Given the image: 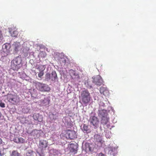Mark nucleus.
Segmentation results:
<instances>
[{"label": "nucleus", "mask_w": 156, "mask_h": 156, "mask_svg": "<svg viewBox=\"0 0 156 156\" xmlns=\"http://www.w3.org/2000/svg\"><path fill=\"white\" fill-rule=\"evenodd\" d=\"M112 150H113V149H112ZM112 150H111V151H112Z\"/></svg>", "instance_id": "nucleus-42"}, {"label": "nucleus", "mask_w": 156, "mask_h": 156, "mask_svg": "<svg viewBox=\"0 0 156 156\" xmlns=\"http://www.w3.org/2000/svg\"><path fill=\"white\" fill-rule=\"evenodd\" d=\"M9 32L11 34V36L13 37H16L18 34L17 29L13 26H12L9 28Z\"/></svg>", "instance_id": "nucleus-6"}, {"label": "nucleus", "mask_w": 156, "mask_h": 156, "mask_svg": "<svg viewBox=\"0 0 156 156\" xmlns=\"http://www.w3.org/2000/svg\"><path fill=\"white\" fill-rule=\"evenodd\" d=\"M33 154V151L32 150H28L26 152V155L27 156H32Z\"/></svg>", "instance_id": "nucleus-26"}, {"label": "nucleus", "mask_w": 156, "mask_h": 156, "mask_svg": "<svg viewBox=\"0 0 156 156\" xmlns=\"http://www.w3.org/2000/svg\"><path fill=\"white\" fill-rule=\"evenodd\" d=\"M93 81V83L98 86L101 85L103 82L102 78L100 76H97L94 77Z\"/></svg>", "instance_id": "nucleus-9"}, {"label": "nucleus", "mask_w": 156, "mask_h": 156, "mask_svg": "<svg viewBox=\"0 0 156 156\" xmlns=\"http://www.w3.org/2000/svg\"><path fill=\"white\" fill-rule=\"evenodd\" d=\"M100 91L101 94L104 95H108L109 93V91L107 88L105 87H101L100 88Z\"/></svg>", "instance_id": "nucleus-18"}, {"label": "nucleus", "mask_w": 156, "mask_h": 156, "mask_svg": "<svg viewBox=\"0 0 156 156\" xmlns=\"http://www.w3.org/2000/svg\"><path fill=\"white\" fill-rule=\"evenodd\" d=\"M98 156H105V155L102 153H100L98 154Z\"/></svg>", "instance_id": "nucleus-37"}, {"label": "nucleus", "mask_w": 156, "mask_h": 156, "mask_svg": "<svg viewBox=\"0 0 156 156\" xmlns=\"http://www.w3.org/2000/svg\"><path fill=\"white\" fill-rule=\"evenodd\" d=\"M81 129L84 133L87 134L90 133L91 131L89 126L86 124H83V127H81Z\"/></svg>", "instance_id": "nucleus-15"}, {"label": "nucleus", "mask_w": 156, "mask_h": 156, "mask_svg": "<svg viewBox=\"0 0 156 156\" xmlns=\"http://www.w3.org/2000/svg\"><path fill=\"white\" fill-rule=\"evenodd\" d=\"M45 78L47 80H51V74L49 73H46L45 75Z\"/></svg>", "instance_id": "nucleus-30"}, {"label": "nucleus", "mask_w": 156, "mask_h": 156, "mask_svg": "<svg viewBox=\"0 0 156 156\" xmlns=\"http://www.w3.org/2000/svg\"><path fill=\"white\" fill-rule=\"evenodd\" d=\"M14 49L16 52H17L21 48V46L19 43H14L13 44Z\"/></svg>", "instance_id": "nucleus-17"}, {"label": "nucleus", "mask_w": 156, "mask_h": 156, "mask_svg": "<svg viewBox=\"0 0 156 156\" xmlns=\"http://www.w3.org/2000/svg\"><path fill=\"white\" fill-rule=\"evenodd\" d=\"M31 96L34 98H36L37 96V91L34 89H33V91L31 93Z\"/></svg>", "instance_id": "nucleus-23"}, {"label": "nucleus", "mask_w": 156, "mask_h": 156, "mask_svg": "<svg viewBox=\"0 0 156 156\" xmlns=\"http://www.w3.org/2000/svg\"><path fill=\"white\" fill-rule=\"evenodd\" d=\"M99 105L100 107H104L105 106V104L102 101H100L99 102Z\"/></svg>", "instance_id": "nucleus-35"}, {"label": "nucleus", "mask_w": 156, "mask_h": 156, "mask_svg": "<svg viewBox=\"0 0 156 156\" xmlns=\"http://www.w3.org/2000/svg\"><path fill=\"white\" fill-rule=\"evenodd\" d=\"M7 98L9 101L13 103L16 102L15 97L12 95L11 94L9 95L8 96Z\"/></svg>", "instance_id": "nucleus-20"}, {"label": "nucleus", "mask_w": 156, "mask_h": 156, "mask_svg": "<svg viewBox=\"0 0 156 156\" xmlns=\"http://www.w3.org/2000/svg\"><path fill=\"white\" fill-rule=\"evenodd\" d=\"M0 106L1 107H5V104L4 103L1 102L0 103Z\"/></svg>", "instance_id": "nucleus-36"}, {"label": "nucleus", "mask_w": 156, "mask_h": 156, "mask_svg": "<svg viewBox=\"0 0 156 156\" xmlns=\"http://www.w3.org/2000/svg\"><path fill=\"white\" fill-rule=\"evenodd\" d=\"M22 60L21 56H18L15 58L11 61V67L13 70H18L23 65Z\"/></svg>", "instance_id": "nucleus-1"}, {"label": "nucleus", "mask_w": 156, "mask_h": 156, "mask_svg": "<svg viewBox=\"0 0 156 156\" xmlns=\"http://www.w3.org/2000/svg\"><path fill=\"white\" fill-rule=\"evenodd\" d=\"M101 118V123L103 125H106L107 128H108L110 126V125L108 124L109 123V118L108 117V116Z\"/></svg>", "instance_id": "nucleus-10"}, {"label": "nucleus", "mask_w": 156, "mask_h": 156, "mask_svg": "<svg viewBox=\"0 0 156 156\" xmlns=\"http://www.w3.org/2000/svg\"><path fill=\"white\" fill-rule=\"evenodd\" d=\"M94 140L95 144L98 146L100 147L102 146L103 141L100 135L98 134L95 135Z\"/></svg>", "instance_id": "nucleus-7"}, {"label": "nucleus", "mask_w": 156, "mask_h": 156, "mask_svg": "<svg viewBox=\"0 0 156 156\" xmlns=\"http://www.w3.org/2000/svg\"><path fill=\"white\" fill-rule=\"evenodd\" d=\"M19 139V137H16L14 139V141L16 143H18Z\"/></svg>", "instance_id": "nucleus-34"}, {"label": "nucleus", "mask_w": 156, "mask_h": 156, "mask_svg": "<svg viewBox=\"0 0 156 156\" xmlns=\"http://www.w3.org/2000/svg\"><path fill=\"white\" fill-rule=\"evenodd\" d=\"M61 59H62V60H61L60 61H62L63 63H65L66 62V59H64V58L63 59H63L62 58H61Z\"/></svg>", "instance_id": "nucleus-38"}, {"label": "nucleus", "mask_w": 156, "mask_h": 156, "mask_svg": "<svg viewBox=\"0 0 156 156\" xmlns=\"http://www.w3.org/2000/svg\"><path fill=\"white\" fill-rule=\"evenodd\" d=\"M69 73L72 79H79L80 76L78 73L75 71L70 69L69 71Z\"/></svg>", "instance_id": "nucleus-11"}, {"label": "nucleus", "mask_w": 156, "mask_h": 156, "mask_svg": "<svg viewBox=\"0 0 156 156\" xmlns=\"http://www.w3.org/2000/svg\"><path fill=\"white\" fill-rule=\"evenodd\" d=\"M40 72L38 74V76L40 78H41L44 75V72L43 71Z\"/></svg>", "instance_id": "nucleus-32"}, {"label": "nucleus", "mask_w": 156, "mask_h": 156, "mask_svg": "<svg viewBox=\"0 0 156 156\" xmlns=\"http://www.w3.org/2000/svg\"><path fill=\"white\" fill-rule=\"evenodd\" d=\"M21 110L23 113H27L29 112V109L28 108H22Z\"/></svg>", "instance_id": "nucleus-29"}, {"label": "nucleus", "mask_w": 156, "mask_h": 156, "mask_svg": "<svg viewBox=\"0 0 156 156\" xmlns=\"http://www.w3.org/2000/svg\"><path fill=\"white\" fill-rule=\"evenodd\" d=\"M40 156H44V155L43 154H42L41 155H40Z\"/></svg>", "instance_id": "nucleus-41"}, {"label": "nucleus", "mask_w": 156, "mask_h": 156, "mask_svg": "<svg viewBox=\"0 0 156 156\" xmlns=\"http://www.w3.org/2000/svg\"><path fill=\"white\" fill-rule=\"evenodd\" d=\"M66 135L70 139H73L77 137L76 133L73 130H66Z\"/></svg>", "instance_id": "nucleus-5"}, {"label": "nucleus", "mask_w": 156, "mask_h": 156, "mask_svg": "<svg viewBox=\"0 0 156 156\" xmlns=\"http://www.w3.org/2000/svg\"><path fill=\"white\" fill-rule=\"evenodd\" d=\"M39 145L42 149L46 148L48 147V142L46 140H44L40 141Z\"/></svg>", "instance_id": "nucleus-16"}, {"label": "nucleus", "mask_w": 156, "mask_h": 156, "mask_svg": "<svg viewBox=\"0 0 156 156\" xmlns=\"http://www.w3.org/2000/svg\"><path fill=\"white\" fill-rule=\"evenodd\" d=\"M33 117L35 120H37L39 122H41L42 121V117L41 115H40L39 114H34Z\"/></svg>", "instance_id": "nucleus-19"}, {"label": "nucleus", "mask_w": 156, "mask_h": 156, "mask_svg": "<svg viewBox=\"0 0 156 156\" xmlns=\"http://www.w3.org/2000/svg\"><path fill=\"white\" fill-rule=\"evenodd\" d=\"M49 101L50 100L48 98H45L43 99H41L40 100V104L41 106H47L48 105Z\"/></svg>", "instance_id": "nucleus-13"}, {"label": "nucleus", "mask_w": 156, "mask_h": 156, "mask_svg": "<svg viewBox=\"0 0 156 156\" xmlns=\"http://www.w3.org/2000/svg\"><path fill=\"white\" fill-rule=\"evenodd\" d=\"M10 47V45L8 43L4 44L2 46V54L4 56L8 55L9 53V49Z\"/></svg>", "instance_id": "nucleus-4"}, {"label": "nucleus", "mask_w": 156, "mask_h": 156, "mask_svg": "<svg viewBox=\"0 0 156 156\" xmlns=\"http://www.w3.org/2000/svg\"><path fill=\"white\" fill-rule=\"evenodd\" d=\"M24 55L26 57L28 55V54L29 53V48L27 47L24 48L23 50Z\"/></svg>", "instance_id": "nucleus-24"}, {"label": "nucleus", "mask_w": 156, "mask_h": 156, "mask_svg": "<svg viewBox=\"0 0 156 156\" xmlns=\"http://www.w3.org/2000/svg\"><path fill=\"white\" fill-rule=\"evenodd\" d=\"M78 145L76 144H71L69 147L70 152L74 154L77 153V151Z\"/></svg>", "instance_id": "nucleus-12"}, {"label": "nucleus", "mask_w": 156, "mask_h": 156, "mask_svg": "<svg viewBox=\"0 0 156 156\" xmlns=\"http://www.w3.org/2000/svg\"><path fill=\"white\" fill-rule=\"evenodd\" d=\"M34 84L36 88L40 91L48 92L50 90V88L45 84L37 82L34 83Z\"/></svg>", "instance_id": "nucleus-2"}, {"label": "nucleus", "mask_w": 156, "mask_h": 156, "mask_svg": "<svg viewBox=\"0 0 156 156\" xmlns=\"http://www.w3.org/2000/svg\"><path fill=\"white\" fill-rule=\"evenodd\" d=\"M3 154L2 152V151L0 149V155L2 156L3 155Z\"/></svg>", "instance_id": "nucleus-39"}, {"label": "nucleus", "mask_w": 156, "mask_h": 156, "mask_svg": "<svg viewBox=\"0 0 156 156\" xmlns=\"http://www.w3.org/2000/svg\"><path fill=\"white\" fill-rule=\"evenodd\" d=\"M56 119V118H55V119Z\"/></svg>", "instance_id": "nucleus-43"}, {"label": "nucleus", "mask_w": 156, "mask_h": 156, "mask_svg": "<svg viewBox=\"0 0 156 156\" xmlns=\"http://www.w3.org/2000/svg\"><path fill=\"white\" fill-rule=\"evenodd\" d=\"M45 67L44 66L41 65L37 68V69L39 71H43L45 69Z\"/></svg>", "instance_id": "nucleus-28"}, {"label": "nucleus", "mask_w": 156, "mask_h": 156, "mask_svg": "<svg viewBox=\"0 0 156 156\" xmlns=\"http://www.w3.org/2000/svg\"><path fill=\"white\" fill-rule=\"evenodd\" d=\"M51 75V80L52 81H54L57 78V74L55 71H52Z\"/></svg>", "instance_id": "nucleus-21"}, {"label": "nucleus", "mask_w": 156, "mask_h": 156, "mask_svg": "<svg viewBox=\"0 0 156 156\" xmlns=\"http://www.w3.org/2000/svg\"><path fill=\"white\" fill-rule=\"evenodd\" d=\"M92 144L87 143L86 144V149L90 151H92L93 150V148L92 147Z\"/></svg>", "instance_id": "nucleus-22"}, {"label": "nucleus", "mask_w": 156, "mask_h": 156, "mask_svg": "<svg viewBox=\"0 0 156 156\" xmlns=\"http://www.w3.org/2000/svg\"><path fill=\"white\" fill-rule=\"evenodd\" d=\"M81 100L85 104L88 103L90 101V97L89 92L87 90H83L81 93Z\"/></svg>", "instance_id": "nucleus-3"}, {"label": "nucleus", "mask_w": 156, "mask_h": 156, "mask_svg": "<svg viewBox=\"0 0 156 156\" xmlns=\"http://www.w3.org/2000/svg\"><path fill=\"white\" fill-rule=\"evenodd\" d=\"M90 120V122L95 127L97 128L98 126L99 122L97 117L94 116H91Z\"/></svg>", "instance_id": "nucleus-8"}, {"label": "nucleus", "mask_w": 156, "mask_h": 156, "mask_svg": "<svg viewBox=\"0 0 156 156\" xmlns=\"http://www.w3.org/2000/svg\"><path fill=\"white\" fill-rule=\"evenodd\" d=\"M3 39V37L2 34V32L0 29V41H1Z\"/></svg>", "instance_id": "nucleus-33"}, {"label": "nucleus", "mask_w": 156, "mask_h": 156, "mask_svg": "<svg viewBox=\"0 0 156 156\" xmlns=\"http://www.w3.org/2000/svg\"><path fill=\"white\" fill-rule=\"evenodd\" d=\"M2 143V140L1 138H0V144H1Z\"/></svg>", "instance_id": "nucleus-40"}, {"label": "nucleus", "mask_w": 156, "mask_h": 156, "mask_svg": "<svg viewBox=\"0 0 156 156\" xmlns=\"http://www.w3.org/2000/svg\"><path fill=\"white\" fill-rule=\"evenodd\" d=\"M38 134V131L37 130H33L31 133V135H32L34 136H37V135Z\"/></svg>", "instance_id": "nucleus-27"}, {"label": "nucleus", "mask_w": 156, "mask_h": 156, "mask_svg": "<svg viewBox=\"0 0 156 156\" xmlns=\"http://www.w3.org/2000/svg\"><path fill=\"white\" fill-rule=\"evenodd\" d=\"M18 142V143H23L24 142L25 140L22 137H20L19 138Z\"/></svg>", "instance_id": "nucleus-31"}, {"label": "nucleus", "mask_w": 156, "mask_h": 156, "mask_svg": "<svg viewBox=\"0 0 156 156\" xmlns=\"http://www.w3.org/2000/svg\"><path fill=\"white\" fill-rule=\"evenodd\" d=\"M98 115L101 117H103L108 116V111L107 110H105L104 109H102L100 108L98 110Z\"/></svg>", "instance_id": "nucleus-14"}, {"label": "nucleus", "mask_w": 156, "mask_h": 156, "mask_svg": "<svg viewBox=\"0 0 156 156\" xmlns=\"http://www.w3.org/2000/svg\"><path fill=\"white\" fill-rule=\"evenodd\" d=\"M11 156H20V154L16 151H12L11 154Z\"/></svg>", "instance_id": "nucleus-25"}]
</instances>
